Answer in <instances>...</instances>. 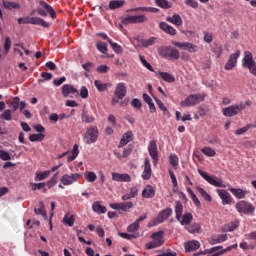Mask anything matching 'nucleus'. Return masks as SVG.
I'll return each mask as SVG.
<instances>
[{
  "mask_svg": "<svg viewBox=\"0 0 256 256\" xmlns=\"http://www.w3.org/2000/svg\"><path fill=\"white\" fill-rule=\"evenodd\" d=\"M171 215H173V209L166 208L159 212L156 218L153 219L152 223H150V227H155V225H159L160 223H163L164 221H167Z\"/></svg>",
  "mask_w": 256,
  "mask_h": 256,
  "instance_id": "nucleus-10",
  "label": "nucleus"
},
{
  "mask_svg": "<svg viewBox=\"0 0 256 256\" xmlns=\"http://www.w3.org/2000/svg\"><path fill=\"white\" fill-rule=\"evenodd\" d=\"M79 95V90L73 87L71 84H65L62 86V95L63 97H73V95Z\"/></svg>",
  "mask_w": 256,
  "mask_h": 256,
  "instance_id": "nucleus-20",
  "label": "nucleus"
},
{
  "mask_svg": "<svg viewBox=\"0 0 256 256\" xmlns=\"http://www.w3.org/2000/svg\"><path fill=\"white\" fill-rule=\"evenodd\" d=\"M51 175V171H44L42 173L37 172L35 176V181H45L47 177Z\"/></svg>",
  "mask_w": 256,
  "mask_h": 256,
  "instance_id": "nucleus-49",
  "label": "nucleus"
},
{
  "mask_svg": "<svg viewBox=\"0 0 256 256\" xmlns=\"http://www.w3.org/2000/svg\"><path fill=\"white\" fill-rule=\"evenodd\" d=\"M139 227H140V225L138 223L134 222L133 224L128 226L127 231L129 233H135V231H139Z\"/></svg>",
  "mask_w": 256,
  "mask_h": 256,
  "instance_id": "nucleus-64",
  "label": "nucleus"
},
{
  "mask_svg": "<svg viewBox=\"0 0 256 256\" xmlns=\"http://www.w3.org/2000/svg\"><path fill=\"white\" fill-rule=\"evenodd\" d=\"M142 197L144 199H153L155 197V188L152 185H147L142 190Z\"/></svg>",
  "mask_w": 256,
  "mask_h": 256,
  "instance_id": "nucleus-30",
  "label": "nucleus"
},
{
  "mask_svg": "<svg viewBox=\"0 0 256 256\" xmlns=\"http://www.w3.org/2000/svg\"><path fill=\"white\" fill-rule=\"evenodd\" d=\"M0 119L4 121H12L13 117L11 116V110H5L1 115Z\"/></svg>",
  "mask_w": 256,
  "mask_h": 256,
  "instance_id": "nucleus-57",
  "label": "nucleus"
},
{
  "mask_svg": "<svg viewBox=\"0 0 256 256\" xmlns=\"http://www.w3.org/2000/svg\"><path fill=\"white\" fill-rule=\"evenodd\" d=\"M84 177L88 183H94V181H97V174H95V172H86Z\"/></svg>",
  "mask_w": 256,
  "mask_h": 256,
  "instance_id": "nucleus-53",
  "label": "nucleus"
},
{
  "mask_svg": "<svg viewBox=\"0 0 256 256\" xmlns=\"http://www.w3.org/2000/svg\"><path fill=\"white\" fill-rule=\"evenodd\" d=\"M112 181H117L120 183H131V175L113 172Z\"/></svg>",
  "mask_w": 256,
  "mask_h": 256,
  "instance_id": "nucleus-23",
  "label": "nucleus"
},
{
  "mask_svg": "<svg viewBox=\"0 0 256 256\" xmlns=\"http://www.w3.org/2000/svg\"><path fill=\"white\" fill-rule=\"evenodd\" d=\"M166 21L172 25H175L176 27H181V25H183V18H181V15L177 13L173 14L172 16H167Z\"/></svg>",
  "mask_w": 256,
  "mask_h": 256,
  "instance_id": "nucleus-26",
  "label": "nucleus"
},
{
  "mask_svg": "<svg viewBox=\"0 0 256 256\" xmlns=\"http://www.w3.org/2000/svg\"><path fill=\"white\" fill-rule=\"evenodd\" d=\"M3 6L5 9L9 11H13V9H21V5L19 3L11 2V1H3Z\"/></svg>",
  "mask_w": 256,
  "mask_h": 256,
  "instance_id": "nucleus-44",
  "label": "nucleus"
},
{
  "mask_svg": "<svg viewBox=\"0 0 256 256\" xmlns=\"http://www.w3.org/2000/svg\"><path fill=\"white\" fill-rule=\"evenodd\" d=\"M235 209L241 215H251V213H255V206H253V204H251L245 200L239 201L235 205Z\"/></svg>",
  "mask_w": 256,
  "mask_h": 256,
  "instance_id": "nucleus-8",
  "label": "nucleus"
},
{
  "mask_svg": "<svg viewBox=\"0 0 256 256\" xmlns=\"http://www.w3.org/2000/svg\"><path fill=\"white\" fill-rule=\"evenodd\" d=\"M34 212L36 213V215H46L45 203L43 201H40L38 204V208L34 209Z\"/></svg>",
  "mask_w": 256,
  "mask_h": 256,
  "instance_id": "nucleus-55",
  "label": "nucleus"
},
{
  "mask_svg": "<svg viewBox=\"0 0 256 256\" xmlns=\"http://www.w3.org/2000/svg\"><path fill=\"white\" fill-rule=\"evenodd\" d=\"M159 53L164 59H172L173 61H178L179 57H181L179 50L173 46L162 47Z\"/></svg>",
  "mask_w": 256,
  "mask_h": 256,
  "instance_id": "nucleus-3",
  "label": "nucleus"
},
{
  "mask_svg": "<svg viewBox=\"0 0 256 256\" xmlns=\"http://www.w3.org/2000/svg\"><path fill=\"white\" fill-rule=\"evenodd\" d=\"M239 55H241V51L239 50L230 55L227 63L225 64L226 71H231V69L237 65V59H239Z\"/></svg>",
  "mask_w": 256,
  "mask_h": 256,
  "instance_id": "nucleus-19",
  "label": "nucleus"
},
{
  "mask_svg": "<svg viewBox=\"0 0 256 256\" xmlns=\"http://www.w3.org/2000/svg\"><path fill=\"white\" fill-rule=\"evenodd\" d=\"M81 177V174L79 173H74V174H64L61 178V183L62 185H73L75 181H77Z\"/></svg>",
  "mask_w": 256,
  "mask_h": 256,
  "instance_id": "nucleus-18",
  "label": "nucleus"
},
{
  "mask_svg": "<svg viewBox=\"0 0 256 256\" xmlns=\"http://www.w3.org/2000/svg\"><path fill=\"white\" fill-rule=\"evenodd\" d=\"M211 51L216 55V57H221V54L223 53V46L220 44L214 43L211 45Z\"/></svg>",
  "mask_w": 256,
  "mask_h": 256,
  "instance_id": "nucleus-48",
  "label": "nucleus"
},
{
  "mask_svg": "<svg viewBox=\"0 0 256 256\" xmlns=\"http://www.w3.org/2000/svg\"><path fill=\"white\" fill-rule=\"evenodd\" d=\"M64 225H67L68 227H73L75 225V217L71 214H66L62 220Z\"/></svg>",
  "mask_w": 256,
  "mask_h": 256,
  "instance_id": "nucleus-42",
  "label": "nucleus"
},
{
  "mask_svg": "<svg viewBox=\"0 0 256 256\" xmlns=\"http://www.w3.org/2000/svg\"><path fill=\"white\" fill-rule=\"evenodd\" d=\"M186 7H191L192 9H197L199 7V2L196 0H184Z\"/></svg>",
  "mask_w": 256,
  "mask_h": 256,
  "instance_id": "nucleus-59",
  "label": "nucleus"
},
{
  "mask_svg": "<svg viewBox=\"0 0 256 256\" xmlns=\"http://www.w3.org/2000/svg\"><path fill=\"white\" fill-rule=\"evenodd\" d=\"M92 211L98 213L99 215L107 213V207L101 205L99 202H94L92 205Z\"/></svg>",
  "mask_w": 256,
  "mask_h": 256,
  "instance_id": "nucleus-36",
  "label": "nucleus"
},
{
  "mask_svg": "<svg viewBox=\"0 0 256 256\" xmlns=\"http://www.w3.org/2000/svg\"><path fill=\"white\" fill-rule=\"evenodd\" d=\"M0 159L2 161H11V154L7 151L0 150Z\"/></svg>",
  "mask_w": 256,
  "mask_h": 256,
  "instance_id": "nucleus-61",
  "label": "nucleus"
},
{
  "mask_svg": "<svg viewBox=\"0 0 256 256\" xmlns=\"http://www.w3.org/2000/svg\"><path fill=\"white\" fill-rule=\"evenodd\" d=\"M185 229L186 231H188V233H191L192 235L202 233L201 224L197 222L188 224L187 226H185Z\"/></svg>",
  "mask_w": 256,
  "mask_h": 256,
  "instance_id": "nucleus-29",
  "label": "nucleus"
},
{
  "mask_svg": "<svg viewBox=\"0 0 256 256\" xmlns=\"http://www.w3.org/2000/svg\"><path fill=\"white\" fill-rule=\"evenodd\" d=\"M131 11H142L143 13H159V9L153 7H137L133 8Z\"/></svg>",
  "mask_w": 256,
  "mask_h": 256,
  "instance_id": "nucleus-46",
  "label": "nucleus"
},
{
  "mask_svg": "<svg viewBox=\"0 0 256 256\" xmlns=\"http://www.w3.org/2000/svg\"><path fill=\"white\" fill-rule=\"evenodd\" d=\"M202 153L206 155L207 157H215L216 152L211 147H204L202 149Z\"/></svg>",
  "mask_w": 256,
  "mask_h": 256,
  "instance_id": "nucleus-56",
  "label": "nucleus"
},
{
  "mask_svg": "<svg viewBox=\"0 0 256 256\" xmlns=\"http://www.w3.org/2000/svg\"><path fill=\"white\" fill-rule=\"evenodd\" d=\"M148 153L153 159V165L156 166L159 163V150H157V142L155 140L150 141L148 145Z\"/></svg>",
  "mask_w": 256,
  "mask_h": 256,
  "instance_id": "nucleus-13",
  "label": "nucleus"
},
{
  "mask_svg": "<svg viewBox=\"0 0 256 256\" xmlns=\"http://www.w3.org/2000/svg\"><path fill=\"white\" fill-rule=\"evenodd\" d=\"M156 41H157V37H151L149 39H142L139 41V43L142 47L147 48V47H151V46L155 45Z\"/></svg>",
  "mask_w": 256,
  "mask_h": 256,
  "instance_id": "nucleus-39",
  "label": "nucleus"
},
{
  "mask_svg": "<svg viewBox=\"0 0 256 256\" xmlns=\"http://www.w3.org/2000/svg\"><path fill=\"white\" fill-rule=\"evenodd\" d=\"M169 161L174 167H177L179 165V157H177V155L175 154H171L169 156Z\"/></svg>",
  "mask_w": 256,
  "mask_h": 256,
  "instance_id": "nucleus-63",
  "label": "nucleus"
},
{
  "mask_svg": "<svg viewBox=\"0 0 256 256\" xmlns=\"http://www.w3.org/2000/svg\"><path fill=\"white\" fill-rule=\"evenodd\" d=\"M84 139L88 145L97 142V139H99V128L97 126L88 127Z\"/></svg>",
  "mask_w": 256,
  "mask_h": 256,
  "instance_id": "nucleus-11",
  "label": "nucleus"
},
{
  "mask_svg": "<svg viewBox=\"0 0 256 256\" xmlns=\"http://www.w3.org/2000/svg\"><path fill=\"white\" fill-rule=\"evenodd\" d=\"M159 28L164 31V33H167V35H177V29H175L173 26L167 24V22H160Z\"/></svg>",
  "mask_w": 256,
  "mask_h": 256,
  "instance_id": "nucleus-27",
  "label": "nucleus"
},
{
  "mask_svg": "<svg viewBox=\"0 0 256 256\" xmlns=\"http://www.w3.org/2000/svg\"><path fill=\"white\" fill-rule=\"evenodd\" d=\"M96 49H98V51H100V53H103V55H107V44L99 41L96 43Z\"/></svg>",
  "mask_w": 256,
  "mask_h": 256,
  "instance_id": "nucleus-54",
  "label": "nucleus"
},
{
  "mask_svg": "<svg viewBox=\"0 0 256 256\" xmlns=\"http://www.w3.org/2000/svg\"><path fill=\"white\" fill-rule=\"evenodd\" d=\"M79 155V145L75 144L73 146L71 154H68V162L71 163V161H75L77 159V156Z\"/></svg>",
  "mask_w": 256,
  "mask_h": 256,
  "instance_id": "nucleus-43",
  "label": "nucleus"
},
{
  "mask_svg": "<svg viewBox=\"0 0 256 256\" xmlns=\"http://www.w3.org/2000/svg\"><path fill=\"white\" fill-rule=\"evenodd\" d=\"M131 141H133V132L128 131L122 136L118 147H125V145H127V143H131Z\"/></svg>",
  "mask_w": 256,
  "mask_h": 256,
  "instance_id": "nucleus-35",
  "label": "nucleus"
},
{
  "mask_svg": "<svg viewBox=\"0 0 256 256\" xmlns=\"http://www.w3.org/2000/svg\"><path fill=\"white\" fill-rule=\"evenodd\" d=\"M237 247H238L237 244L228 246L225 249H223V246H215V247L208 249V253H213L212 256H219V255H223L229 251H232V249H237Z\"/></svg>",
  "mask_w": 256,
  "mask_h": 256,
  "instance_id": "nucleus-15",
  "label": "nucleus"
},
{
  "mask_svg": "<svg viewBox=\"0 0 256 256\" xmlns=\"http://www.w3.org/2000/svg\"><path fill=\"white\" fill-rule=\"evenodd\" d=\"M111 209H114L115 211H129V209H133V202L127 201V202H121V203H112L110 204Z\"/></svg>",
  "mask_w": 256,
  "mask_h": 256,
  "instance_id": "nucleus-17",
  "label": "nucleus"
},
{
  "mask_svg": "<svg viewBox=\"0 0 256 256\" xmlns=\"http://www.w3.org/2000/svg\"><path fill=\"white\" fill-rule=\"evenodd\" d=\"M177 221L180 222V225L187 227L193 221V214H191L190 212H186L182 216H180V220Z\"/></svg>",
  "mask_w": 256,
  "mask_h": 256,
  "instance_id": "nucleus-33",
  "label": "nucleus"
},
{
  "mask_svg": "<svg viewBox=\"0 0 256 256\" xmlns=\"http://www.w3.org/2000/svg\"><path fill=\"white\" fill-rule=\"evenodd\" d=\"M242 65L245 69H248L254 77H256V62L253 60V54L251 52L246 51L244 53Z\"/></svg>",
  "mask_w": 256,
  "mask_h": 256,
  "instance_id": "nucleus-5",
  "label": "nucleus"
},
{
  "mask_svg": "<svg viewBox=\"0 0 256 256\" xmlns=\"http://www.w3.org/2000/svg\"><path fill=\"white\" fill-rule=\"evenodd\" d=\"M196 190L198 191L199 195H201V197L205 199V201H208V203H211V201H213V199L211 198V195H209V193H207L205 189L198 186Z\"/></svg>",
  "mask_w": 256,
  "mask_h": 256,
  "instance_id": "nucleus-47",
  "label": "nucleus"
},
{
  "mask_svg": "<svg viewBox=\"0 0 256 256\" xmlns=\"http://www.w3.org/2000/svg\"><path fill=\"white\" fill-rule=\"evenodd\" d=\"M24 25H40V27L47 28L49 27V23L42 18L39 17H24L23 18Z\"/></svg>",
  "mask_w": 256,
  "mask_h": 256,
  "instance_id": "nucleus-12",
  "label": "nucleus"
},
{
  "mask_svg": "<svg viewBox=\"0 0 256 256\" xmlns=\"http://www.w3.org/2000/svg\"><path fill=\"white\" fill-rule=\"evenodd\" d=\"M217 193L222 200V205H231L233 198L227 190L217 189Z\"/></svg>",
  "mask_w": 256,
  "mask_h": 256,
  "instance_id": "nucleus-21",
  "label": "nucleus"
},
{
  "mask_svg": "<svg viewBox=\"0 0 256 256\" xmlns=\"http://www.w3.org/2000/svg\"><path fill=\"white\" fill-rule=\"evenodd\" d=\"M114 95L118 99H123L127 95V86H125V83L120 82L117 84Z\"/></svg>",
  "mask_w": 256,
  "mask_h": 256,
  "instance_id": "nucleus-24",
  "label": "nucleus"
},
{
  "mask_svg": "<svg viewBox=\"0 0 256 256\" xmlns=\"http://www.w3.org/2000/svg\"><path fill=\"white\" fill-rule=\"evenodd\" d=\"M247 106H251L250 101L240 102L238 104L223 108L222 113L225 117H235V115H239V113H241V111H243Z\"/></svg>",
  "mask_w": 256,
  "mask_h": 256,
  "instance_id": "nucleus-1",
  "label": "nucleus"
},
{
  "mask_svg": "<svg viewBox=\"0 0 256 256\" xmlns=\"http://www.w3.org/2000/svg\"><path fill=\"white\" fill-rule=\"evenodd\" d=\"M43 139H45V134L43 133H40V134H31L29 136V140L32 142V143H35L37 141H43Z\"/></svg>",
  "mask_w": 256,
  "mask_h": 256,
  "instance_id": "nucleus-51",
  "label": "nucleus"
},
{
  "mask_svg": "<svg viewBox=\"0 0 256 256\" xmlns=\"http://www.w3.org/2000/svg\"><path fill=\"white\" fill-rule=\"evenodd\" d=\"M94 85L97 89V91H99L100 93H103V91H107V88L108 87H111V84L110 83H101V81L99 80H95L94 81Z\"/></svg>",
  "mask_w": 256,
  "mask_h": 256,
  "instance_id": "nucleus-40",
  "label": "nucleus"
},
{
  "mask_svg": "<svg viewBox=\"0 0 256 256\" xmlns=\"http://www.w3.org/2000/svg\"><path fill=\"white\" fill-rule=\"evenodd\" d=\"M19 103H20L19 97H14L10 103L13 111H17V109H19Z\"/></svg>",
  "mask_w": 256,
  "mask_h": 256,
  "instance_id": "nucleus-62",
  "label": "nucleus"
},
{
  "mask_svg": "<svg viewBox=\"0 0 256 256\" xmlns=\"http://www.w3.org/2000/svg\"><path fill=\"white\" fill-rule=\"evenodd\" d=\"M239 227V221H233L225 226L226 231H235Z\"/></svg>",
  "mask_w": 256,
  "mask_h": 256,
  "instance_id": "nucleus-58",
  "label": "nucleus"
},
{
  "mask_svg": "<svg viewBox=\"0 0 256 256\" xmlns=\"http://www.w3.org/2000/svg\"><path fill=\"white\" fill-rule=\"evenodd\" d=\"M82 121L84 123H93L95 121V117L87 110L82 111Z\"/></svg>",
  "mask_w": 256,
  "mask_h": 256,
  "instance_id": "nucleus-38",
  "label": "nucleus"
},
{
  "mask_svg": "<svg viewBox=\"0 0 256 256\" xmlns=\"http://www.w3.org/2000/svg\"><path fill=\"white\" fill-rule=\"evenodd\" d=\"M124 25L139 24V23H147V16L145 14L128 16L123 20Z\"/></svg>",
  "mask_w": 256,
  "mask_h": 256,
  "instance_id": "nucleus-16",
  "label": "nucleus"
},
{
  "mask_svg": "<svg viewBox=\"0 0 256 256\" xmlns=\"http://www.w3.org/2000/svg\"><path fill=\"white\" fill-rule=\"evenodd\" d=\"M152 241L146 244V249H157V247H161L165 240H163V231H158L152 234Z\"/></svg>",
  "mask_w": 256,
  "mask_h": 256,
  "instance_id": "nucleus-9",
  "label": "nucleus"
},
{
  "mask_svg": "<svg viewBox=\"0 0 256 256\" xmlns=\"http://www.w3.org/2000/svg\"><path fill=\"white\" fill-rule=\"evenodd\" d=\"M139 195V187L133 186L129 189V193L122 195V201H129L131 199H135Z\"/></svg>",
  "mask_w": 256,
  "mask_h": 256,
  "instance_id": "nucleus-25",
  "label": "nucleus"
},
{
  "mask_svg": "<svg viewBox=\"0 0 256 256\" xmlns=\"http://www.w3.org/2000/svg\"><path fill=\"white\" fill-rule=\"evenodd\" d=\"M230 193L236 197V199H245L247 191L241 188H229Z\"/></svg>",
  "mask_w": 256,
  "mask_h": 256,
  "instance_id": "nucleus-34",
  "label": "nucleus"
},
{
  "mask_svg": "<svg viewBox=\"0 0 256 256\" xmlns=\"http://www.w3.org/2000/svg\"><path fill=\"white\" fill-rule=\"evenodd\" d=\"M158 79H162V81H166V83H175V76L169 74V72H155Z\"/></svg>",
  "mask_w": 256,
  "mask_h": 256,
  "instance_id": "nucleus-28",
  "label": "nucleus"
},
{
  "mask_svg": "<svg viewBox=\"0 0 256 256\" xmlns=\"http://www.w3.org/2000/svg\"><path fill=\"white\" fill-rule=\"evenodd\" d=\"M152 173H153V170H151V161H149V158H146L144 161V170L142 172V179H144V181H149V179H151Z\"/></svg>",
  "mask_w": 256,
  "mask_h": 256,
  "instance_id": "nucleus-22",
  "label": "nucleus"
},
{
  "mask_svg": "<svg viewBox=\"0 0 256 256\" xmlns=\"http://www.w3.org/2000/svg\"><path fill=\"white\" fill-rule=\"evenodd\" d=\"M57 175H59V173H56L53 175V177L47 182V187L48 189H51V187H55V185H57Z\"/></svg>",
  "mask_w": 256,
  "mask_h": 256,
  "instance_id": "nucleus-60",
  "label": "nucleus"
},
{
  "mask_svg": "<svg viewBox=\"0 0 256 256\" xmlns=\"http://www.w3.org/2000/svg\"><path fill=\"white\" fill-rule=\"evenodd\" d=\"M155 4L157 7H160V9H171V7H173V4L167 0H155Z\"/></svg>",
  "mask_w": 256,
  "mask_h": 256,
  "instance_id": "nucleus-45",
  "label": "nucleus"
},
{
  "mask_svg": "<svg viewBox=\"0 0 256 256\" xmlns=\"http://www.w3.org/2000/svg\"><path fill=\"white\" fill-rule=\"evenodd\" d=\"M198 173L202 179L207 181V183L210 185H213V187H227L225 184H223V180L217 176H211L202 170H198Z\"/></svg>",
  "mask_w": 256,
  "mask_h": 256,
  "instance_id": "nucleus-6",
  "label": "nucleus"
},
{
  "mask_svg": "<svg viewBox=\"0 0 256 256\" xmlns=\"http://www.w3.org/2000/svg\"><path fill=\"white\" fill-rule=\"evenodd\" d=\"M172 45H174V47H178V49H182L183 51H188L189 53L197 52V45L190 42L173 41Z\"/></svg>",
  "mask_w": 256,
  "mask_h": 256,
  "instance_id": "nucleus-14",
  "label": "nucleus"
},
{
  "mask_svg": "<svg viewBox=\"0 0 256 256\" xmlns=\"http://www.w3.org/2000/svg\"><path fill=\"white\" fill-rule=\"evenodd\" d=\"M184 247L187 252L197 251V249H199V247H201V243H199V241H197V240H191V241L186 242L184 244Z\"/></svg>",
  "mask_w": 256,
  "mask_h": 256,
  "instance_id": "nucleus-32",
  "label": "nucleus"
},
{
  "mask_svg": "<svg viewBox=\"0 0 256 256\" xmlns=\"http://www.w3.org/2000/svg\"><path fill=\"white\" fill-rule=\"evenodd\" d=\"M202 101H205V96L201 94H190L181 103V107H195L199 105Z\"/></svg>",
  "mask_w": 256,
  "mask_h": 256,
  "instance_id": "nucleus-4",
  "label": "nucleus"
},
{
  "mask_svg": "<svg viewBox=\"0 0 256 256\" xmlns=\"http://www.w3.org/2000/svg\"><path fill=\"white\" fill-rule=\"evenodd\" d=\"M228 236L227 234H218V235H214L210 238V245H217V243H225V241H227Z\"/></svg>",
  "mask_w": 256,
  "mask_h": 256,
  "instance_id": "nucleus-31",
  "label": "nucleus"
},
{
  "mask_svg": "<svg viewBox=\"0 0 256 256\" xmlns=\"http://www.w3.org/2000/svg\"><path fill=\"white\" fill-rule=\"evenodd\" d=\"M108 43L112 47L113 51H115V53H123V48L121 45L113 42L111 39H108Z\"/></svg>",
  "mask_w": 256,
  "mask_h": 256,
  "instance_id": "nucleus-52",
  "label": "nucleus"
},
{
  "mask_svg": "<svg viewBox=\"0 0 256 256\" xmlns=\"http://www.w3.org/2000/svg\"><path fill=\"white\" fill-rule=\"evenodd\" d=\"M36 11L40 17H47V13H49L51 19H57L55 9H53V6L47 4L45 1L39 2V7L36 9Z\"/></svg>",
  "mask_w": 256,
  "mask_h": 256,
  "instance_id": "nucleus-2",
  "label": "nucleus"
},
{
  "mask_svg": "<svg viewBox=\"0 0 256 256\" xmlns=\"http://www.w3.org/2000/svg\"><path fill=\"white\" fill-rule=\"evenodd\" d=\"M174 211L176 215V220L181 221V216L183 215V203H181V201L176 202Z\"/></svg>",
  "mask_w": 256,
  "mask_h": 256,
  "instance_id": "nucleus-37",
  "label": "nucleus"
},
{
  "mask_svg": "<svg viewBox=\"0 0 256 256\" xmlns=\"http://www.w3.org/2000/svg\"><path fill=\"white\" fill-rule=\"evenodd\" d=\"M198 173L202 179L207 181V183L210 185H213V187H227L225 184H223V180L217 176H211L202 170H198Z\"/></svg>",
  "mask_w": 256,
  "mask_h": 256,
  "instance_id": "nucleus-7",
  "label": "nucleus"
},
{
  "mask_svg": "<svg viewBox=\"0 0 256 256\" xmlns=\"http://www.w3.org/2000/svg\"><path fill=\"white\" fill-rule=\"evenodd\" d=\"M47 186L46 183L40 182V183H31V187H32V191H37L44 189V193H47V189H45V187Z\"/></svg>",
  "mask_w": 256,
  "mask_h": 256,
  "instance_id": "nucleus-50",
  "label": "nucleus"
},
{
  "mask_svg": "<svg viewBox=\"0 0 256 256\" xmlns=\"http://www.w3.org/2000/svg\"><path fill=\"white\" fill-rule=\"evenodd\" d=\"M123 5H125V0H112L109 2V9L113 11L123 7Z\"/></svg>",
  "mask_w": 256,
  "mask_h": 256,
  "instance_id": "nucleus-41",
  "label": "nucleus"
}]
</instances>
